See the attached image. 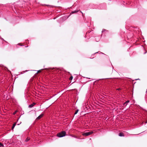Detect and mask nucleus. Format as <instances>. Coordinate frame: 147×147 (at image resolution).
<instances>
[{"instance_id":"obj_1","label":"nucleus","mask_w":147,"mask_h":147,"mask_svg":"<svg viewBox=\"0 0 147 147\" xmlns=\"http://www.w3.org/2000/svg\"><path fill=\"white\" fill-rule=\"evenodd\" d=\"M66 132L65 131H62L60 133H58L57 136L59 137H62L65 136L66 135Z\"/></svg>"},{"instance_id":"obj_2","label":"nucleus","mask_w":147,"mask_h":147,"mask_svg":"<svg viewBox=\"0 0 147 147\" xmlns=\"http://www.w3.org/2000/svg\"><path fill=\"white\" fill-rule=\"evenodd\" d=\"M93 133V131H91L88 132H84L82 134V135L83 136H88L90 135Z\"/></svg>"},{"instance_id":"obj_3","label":"nucleus","mask_w":147,"mask_h":147,"mask_svg":"<svg viewBox=\"0 0 147 147\" xmlns=\"http://www.w3.org/2000/svg\"><path fill=\"white\" fill-rule=\"evenodd\" d=\"M43 116V114H42L36 118V119L38 120L40 119Z\"/></svg>"},{"instance_id":"obj_4","label":"nucleus","mask_w":147,"mask_h":147,"mask_svg":"<svg viewBox=\"0 0 147 147\" xmlns=\"http://www.w3.org/2000/svg\"><path fill=\"white\" fill-rule=\"evenodd\" d=\"M35 104L36 103H35L33 102L32 104L30 105L29 106V108H32L33 107Z\"/></svg>"},{"instance_id":"obj_5","label":"nucleus","mask_w":147,"mask_h":147,"mask_svg":"<svg viewBox=\"0 0 147 147\" xmlns=\"http://www.w3.org/2000/svg\"><path fill=\"white\" fill-rule=\"evenodd\" d=\"M79 11L78 10H76L74 11H72L70 13L71 14H73L74 13H76L78 12Z\"/></svg>"},{"instance_id":"obj_6","label":"nucleus","mask_w":147,"mask_h":147,"mask_svg":"<svg viewBox=\"0 0 147 147\" xmlns=\"http://www.w3.org/2000/svg\"><path fill=\"white\" fill-rule=\"evenodd\" d=\"M119 136H124V134L122 133V132H120V133L119 134Z\"/></svg>"},{"instance_id":"obj_7","label":"nucleus","mask_w":147,"mask_h":147,"mask_svg":"<svg viewBox=\"0 0 147 147\" xmlns=\"http://www.w3.org/2000/svg\"><path fill=\"white\" fill-rule=\"evenodd\" d=\"M16 123H15L13 124V126H12V130H13V129L14 128L15 126H16Z\"/></svg>"},{"instance_id":"obj_8","label":"nucleus","mask_w":147,"mask_h":147,"mask_svg":"<svg viewBox=\"0 0 147 147\" xmlns=\"http://www.w3.org/2000/svg\"><path fill=\"white\" fill-rule=\"evenodd\" d=\"M129 102V100H127L124 103V105L126 106L127 103Z\"/></svg>"},{"instance_id":"obj_9","label":"nucleus","mask_w":147,"mask_h":147,"mask_svg":"<svg viewBox=\"0 0 147 147\" xmlns=\"http://www.w3.org/2000/svg\"><path fill=\"white\" fill-rule=\"evenodd\" d=\"M30 139V138H27L26 140V142H28V141Z\"/></svg>"},{"instance_id":"obj_10","label":"nucleus","mask_w":147,"mask_h":147,"mask_svg":"<svg viewBox=\"0 0 147 147\" xmlns=\"http://www.w3.org/2000/svg\"><path fill=\"white\" fill-rule=\"evenodd\" d=\"M73 77L72 76H71L69 78V80H71L73 79Z\"/></svg>"},{"instance_id":"obj_11","label":"nucleus","mask_w":147,"mask_h":147,"mask_svg":"<svg viewBox=\"0 0 147 147\" xmlns=\"http://www.w3.org/2000/svg\"><path fill=\"white\" fill-rule=\"evenodd\" d=\"M1 146L4 147V145L3 144H2L0 142V147H1Z\"/></svg>"},{"instance_id":"obj_12","label":"nucleus","mask_w":147,"mask_h":147,"mask_svg":"<svg viewBox=\"0 0 147 147\" xmlns=\"http://www.w3.org/2000/svg\"><path fill=\"white\" fill-rule=\"evenodd\" d=\"M78 110H77L76 111H75V113L74 114H76L78 112Z\"/></svg>"},{"instance_id":"obj_13","label":"nucleus","mask_w":147,"mask_h":147,"mask_svg":"<svg viewBox=\"0 0 147 147\" xmlns=\"http://www.w3.org/2000/svg\"><path fill=\"white\" fill-rule=\"evenodd\" d=\"M18 45H19L20 46H23V45H22V44H21V43H18Z\"/></svg>"},{"instance_id":"obj_14","label":"nucleus","mask_w":147,"mask_h":147,"mask_svg":"<svg viewBox=\"0 0 147 147\" xmlns=\"http://www.w3.org/2000/svg\"><path fill=\"white\" fill-rule=\"evenodd\" d=\"M40 72H41V71L40 70L38 71L37 72V74H38V73Z\"/></svg>"},{"instance_id":"obj_15","label":"nucleus","mask_w":147,"mask_h":147,"mask_svg":"<svg viewBox=\"0 0 147 147\" xmlns=\"http://www.w3.org/2000/svg\"><path fill=\"white\" fill-rule=\"evenodd\" d=\"M105 31H106V30H102V32H105Z\"/></svg>"},{"instance_id":"obj_16","label":"nucleus","mask_w":147,"mask_h":147,"mask_svg":"<svg viewBox=\"0 0 147 147\" xmlns=\"http://www.w3.org/2000/svg\"><path fill=\"white\" fill-rule=\"evenodd\" d=\"M16 111L15 112H14L13 113V115H15L16 114Z\"/></svg>"},{"instance_id":"obj_17","label":"nucleus","mask_w":147,"mask_h":147,"mask_svg":"<svg viewBox=\"0 0 147 147\" xmlns=\"http://www.w3.org/2000/svg\"><path fill=\"white\" fill-rule=\"evenodd\" d=\"M121 90V89L120 88L117 89V90Z\"/></svg>"},{"instance_id":"obj_18","label":"nucleus","mask_w":147,"mask_h":147,"mask_svg":"<svg viewBox=\"0 0 147 147\" xmlns=\"http://www.w3.org/2000/svg\"><path fill=\"white\" fill-rule=\"evenodd\" d=\"M80 12H81V13H82V15H83V13L82 12V11H80Z\"/></svg>"},{"instance_id":"obj_19","label":"nucleus","mask_w":147,"mask_h":147,"mask_svg":"<svg viewBox=\"0 0 147 147\" xmlns=\"http://www.w3.org/2000/svg\"><path fill=\"white\" fill-rule=\"evenodd\" d=\"M73 137H74L75 138H77V137L76 136H74Z\"/></svg>"},{"instance_id":"obj_20","label":"nucleus","mask_w":147,"mask_h":147,"mask_svg":"<svg viewBox=\"0 0 147 147\" xmlns=\"http://www.w3.org/2000/svg\"><path fill=\"white\" fill-rule=\"evenodd\" d=\"M146 92H147V89H146Z\"/></svg>"},{"instance_id":"obj_21","label":"nucleus","mask_w":147,"mask_h":147,"mask_svg":"<svg viewBox=\"0 0 147 147\" xmlns=\"http://www.w3.org/2000/svg\"><path fill=\"white\" fill-rule=\"evenodd\" d=\"M25 47H28V46H25Z\"/></svg>"},{"instance_id":"obj_22","label":"nucleus","mask_w":147,"mask_h":147,"mask_svg":"<svg viewBox=\"0 0 147 147\" xmlns=\"http://www.w3.org/2000/svg\"><path fill=\"white\" fill-rule=\"evenodd\" d=\"M146 53V52H145L144 53L145 54Z\"/></svg>"}]
</instances>
